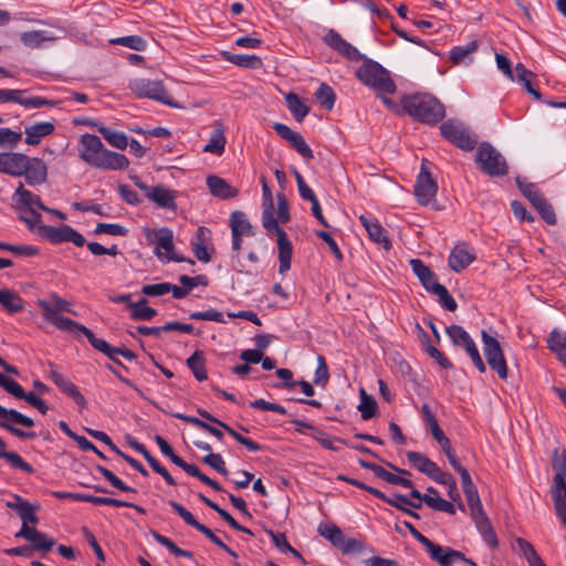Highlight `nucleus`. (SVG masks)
<instances>
[{"label": "nucleus", "mask_w": 566, "mask_h": 566, "mask_svg": "<svg viewBox=\"0 0 566 566\" xmlns=\"http://www.w3.org/2000/svg\"><path fill=\"white\" fill-rule=\"evenodd\" d=\"M38 305L43 311L44 319L53 324L57 329L69 332L75 336L84 335L91 332L86 326L60 315V312L72 313V303L64 300L56 293H51L48 300H39Z\"/></svg>", "instance_id": "f03ea898"}, {"label": "nucleus", "mask_w": 566, "mask_h": 566, "mask_svg": "<svg viewBox=\"0 0 566 566\" xmlns=\"http://www.w3.org/2000/svg\"><path fill=\"white\" fill-rule=\"evenodd\" d=\"M266 231H275L277 235V249H279V272L284 274L291 269V260L293 254V245L287 238L286 232L279 226L265 228Z\"/></svg>", "instance_id": "aec40b11"}, {"label": "nucleus", "mask_w": 566, "mask_h": 566, "mask_svg": "<svg viewBox=\"0 0 566 566\" xmlns=\"http://www.w3.org/2000/svg\"><path fill=\"white\" fill-rule=\"evenodd\" d=\"M424 548L427 549L430 558L440 566H453V564L459 560H465V556L462 552L449 546L438 545L432 541H429Z\"/></svg>", "instance_id": "a211bd4d"}, {"label": "nucleus", "mask_w": 566, "mask_h": 566, "mask_svg": "<svg viewBox=\"0 0 566 566\" xmlns=\"http://www.w3.org/2000/svg\"><path fill=\"white\" fill-rule=\"evenodd\" d=\"M547 347L556 354L566 350V335L557 329H553L547 339Z\"/></svg>", "instance_id": "69168bd1"}, {"label": "nucleus", "mask_w": 566, "mask_h": 566, "mask_svg": "<svg viewBox=\"0 0 566 566\" xmlns=\"http://www.w3.org/2000/svg\"><path fill=\"white\" fill-rule=\"evenodd\" d=\"M315 97L325 109H333L336 101V95L329 85H327L326 83H322L315 93Z\"/></svg>", "instance_id": "6e6d98bb"}, {"label": "nucleus", "mask_w": 566, "mask_h": 566, "mask_svg": "<svg viewBox=\"0 0 566 566\" xmlns=\"http://www.w3.org/2000/svg\"><path fill=\"white\" fill-rule=\"evenodd\" d=\"M431 293L439 297L440 304L447 311L454 312L457 310L458 304L444 285H442V284L432 285Z\"/></svg>", "instance_id": "4d7b16f0"}, {"label": "nucleus", "mask_w": 566, "mask_h": 566, "mask_svg": "<svg viewBox=\"0 0 566 566\" xmlns=\"http://www.w3.org/2000/svg\"><path fill=\"white\" fill-rule=\"evenodd\" d=\"M408 461L421 473L426 474L433 481H436L441 474L442 470L437 465L436 462L431 461L427 455L417 451L407 452Z\"/></svg>", "instance_id": "b1692460"}, {"label": "nucleus", "mask_w": 566, "mask_h": 566, "mask_svg": "<svg viewBox=\"0 0 566 566\" xmlns=\"http://www.w3.org/2000/svg\"><path fill=\"white\" fill-rule=\"evenodd\" d=\"M13 200L23 206L24 210H44L46 209V206L43 205L41 198L31 192L30 190L25 189L23 184L20 182L19 187L15 189V192L13 195Z\"/></svg>", "instance_id": "cd10ccee"}, {"label": "nucleus", "mask_w": 566, "mask_h": 566, "mask_svg": "<svg viewBox=\"0 0 566 566\" xmlns=\"http://www.w3.org/2000/svg\"><path fill=\"white\" fill-rule=\"evenodd\" d=\"M86 338L94 349L104 354L112 361H117V355H120L128 360H134L136 358V354L133 350L126 347L112 346L106 340L97 338L92 331L88 332Z\"/></svg>", "instance_id": "412c9836"}, {"label": "nucleus", "mask_w": 566, "mask_h": 566, "mask_svg": "<svg viewBox=\"0 0 566 566\" xmlns=\"http://www.w3.org/2000/svg\"><path fill=\"white\" fill-rule=\"evenodd\" d=\"M475 164L483 174L490 177H503L509 174L505 158L488 142L478 146Z\"/></svg>", "instance_id": "0eeeda50"}, {"label": "nucleus", "mask_w": 566, "mask_h": 566, "mask_svg": "<svg viewBox=\"0 0 566 566\" xmlns=\"http://www.w3.org/2000/svg\"><path fill=\"white\" fill-rule=\"evenodd\" d=\"M227 139L224 136V126L216 123L208 144L203 147L205 153L221 156L226 149Z\"/></svg>", "instance_id": "7c9ffc66"}, {"label": "nucleus", "mask_w": 566, "mask_h": 566, "mask_svg": "<svg viewBox=\"0 0 566 566\" xmlns=\"http://www.w3.org/2000/svg\"><path fill=\"white\" fill-rule=\"evenodd\" d=\"M324 42L338 52L344 57L350 61H360L364 59V54H361L357 48L347 42L337 31L331 29L324 35Z\"/></svg>", "instance_id": "6ab92c4d"}, {"label": "nucleus", "mask_w": 566, "mask_h": 566, "mask_svg": "<svg viewBox=\"0 0 566 566\" xmlns=\"http://www.w3.org/2000/svg\"><path fill=\"white\" fill-rule=\"evenodd\" d=\"M0 305L11 314L19 313L24 308L23 300L7 289L0 290Z\"/></svg>", "instance_id": "79ce46f5"}, {"label": "nucleus", "mask_w": 566, "mask_h": 566, "mask_svg": "<svg viewBox=\"0 0 566 566\" xmlns=\"http://www.w3.org/2000/svg\"><path fill=\"white\" fill-rule=\"evenodd\" d=\"M403 109L413 118L426 124H436L444 117V106L430 94H413L401 101Z\"/></svg>", "instance_id": "7ed1b4c3"}, {"label": "nucleus", "mask_w": 566, "mask_h": 566, "mask_svg": "<svg viewBox=\"0 0 566 566\" xmlns=\"http://www.w3.org/2000/svg\"><path fill=\"white\" fill-rule=\"evenodd\" d=\"M417 327L421 331V334H422V337H423V346H424V350L426 353L437 361V364L443 368V369H452L453 368V364L446 357V355L440 352L437 347H434L431 343H430V338L428 336V334L419 326L417 325Z\"/></svg>", "instance_id": "ea45409f"}, {"label": "nucleus", "mask_w": 566, "mask_h": 566, "mask_svg": "<svg viewBox=\"0 0 566 566\" xmlns=\"http://www.w3.org/2000/svg\"><path fill=\"white\" fill-rule=\"evenodd\" d=\"M83 123L95 128L113 147L124 150L128 146V138L123 132L114 130L93 119H86Z\"/></svg>", "instance_id": "a878e982"}, {"label": "nucleus", "mask_w": 566, "mask_h": 566, "mask_svg": "<svg viewBox=\"0 0 566 566\" xmlns=\"http://www.w3.org/2000/svg\"><path fill=\"white\" fill-rule=\"evenodd\" d=\"M169 505L174 509V511L184 520V522L196 528L198 532L203 534L210 541H214V533L207 527L206 525L201 524L196 520V517L192 515L191 512H189L186 507H184L180 503L176 501H170Z\"/></svg>", "instance_id": "c85d7f7f"}, {"label": "nucleus", "mask_w": 566, "mask_h": 566, "mask_svg": "<svg viewBox=\"0 0 566 566\" xmlns=\"http://www.w3.org/2000/svg\"><path fill=\"white\" fill-rule=\"evenodd\" d=\"M25 165L27 170L22 176H24L28 185L39 186L46 181L48 167L44 160L38 157H29V161Z\"/></svg>", "instance_id": "393cba45"}, {"label": "nucleus", "mask_w": 566, "mask_h": 566, "mask_svg": "<svg viewBox=\"0 0 566 566\" xmlns=\"http://www.w3.org/2000/svg\"><path fill=\"white\" fill-rule=\"evenodd\" d=\"M172 417L177 418V419H180L187 423H190V424H193L209 433H211L212 436H214L218 440H222L223 438V433L220 429L209 424L208 422L206 421H202L201 419L197 418V417H191V416H186L184 413H174Z\"/></svg>", "instance_id": "8fccbe9b"}, {"label": "nucleus", "mask_w": 566, "mask_h": 566, "mask_svg": "<svg viewBox=\"0 0 566 566\" xmlns=\"http://www.w3.org/2000/svg\"><path fill=\"white\" fill-rule=\"evenodd\" d=\"M128 88L139 98H150L161 102L166 105H172L170 96L167 93L161 81L149 78H134L129 82Z\"/></svg>", "instance_id": "9d476101"}, {"label": "nucleus", "mask_w": 566, "mask_h": 566, "mask_svg": "<svg viewBox=\"0 0 566 566\" xmlns=\"http://www.w3.org/2000/svg\"><path fill=\"white\" fill-rule=\"evenodd\" d=\"M78 156L84 163L98 169L124 170L129 166L125 155L107 149L101 138L93 134L81 136Z\"/></svg>", "instance_id": "f257e3e1"}, {"label": "nucleus", "mask_w": 566, "mask_h": 566, "mask_svg": "<svg viewBox=\"0 0 566 566\" xmlns=\"http://www.w3.org/2000/svg\"><path fill=\"white\" fill-rule=\"evenodd\" d=\"M441 135L452 144H454L457 147H459L462 150L470 151L473 150L476 140L475 138L470 134L469 129L464 127L461 123L455 122L453 119H449L444 122L440 126Z\"/></svg>", "instance_id": "9b49d317"}, {"label": "nucleus", "mask_w": 566, "mask_h": 566, "mask_svg": "<svg viewBox=\"0 0 566 566\" xmlns=\"http://www.w3.org/2000/svg\"><path fill=\"white\" fill-rule=\"evenodd\" d=\"M136 187H138L145 197L156 203L159 208L175 210L177 192L164 185L147 186L139 178H134Z\"/></svg>", "instance_id": "f8f14e48"}, {"label": "nucleus", "mask_w": 566, "mask_h": 566, "mask_svg": "<svg viewBox=\"0 0 566 566\" xmlns=\"http://www.w3.org/2000/svg\"><path fill=\"white\" fill-rule=\"evenodd\" d=\"M13 424L31 428L34 426V421L15 409H8L0 405V428L6 429L19 439H34L36 437L35 432L23 431Z\"/></svg>", "instance_id": "1a4fd4ad"}, {"label": "nucleus", "mask_w": 566, "mask_h": 566, "mask_svg": "<svg viewBox=\"0 0 566 566\" xmlns=\"http://www.w3.org/2000/svg\"><path fill=\"white\" fill-rule=\"evenodd\" d=\"M359 392H360V403L358 406V410L360 411L361 418L364 420H369L376 413L377 402L371 396L367 395V392L365 391L364 388H360Z\"/></svg>", "instance_id": "5fc2aeb1"}, {"label": "nucleus", "mask_w": 566, "mask_h": 566, "mask_svg": "<svg viewBox=\"0 0 566 566\" xmlns=\"http://www.w3.org/2000/svg\"><path fill=\"white\" fill-rule=\"evenodd\" d=\"M197 412L203 419H206V420H208V421H210L212 423H216L219 427H221L231 437H233L240 444L244 446L249 451L256 452V451L261 450V446L259 443H256L255 441H253V440H251L249 438H245L244 436L240 434L238 431H235L229 424H227L226 422L219 420L218 418L212 416L207 410L199 408V409H197Z\"/></svg>", "instance_id": "5701e85b"}, {"label": "nucleus", "mask_w": 566, "mask_h": 566, "mask_svg": "<svg viewBox=\"0 0 566 566\" xmlns=\"http://www.w3.org/2000/svg\"><path fill=\"white\" fill-rule=\"evenodd\" d=\"M262 223L264 228L276 227L277 220L274 218L273 196L270 187L262 188Z\"/></svg>", "instance_id": "4c0bfd02"}, {"label": "nucleus", "mask_w": 566, "mask_h": 566, "mask_svg": "<svg viewBox=\"0 0 566 566\" xmlns=\"http://www.w3.org/2000/svg\"><path fill=\"white\" fill-rule=\"evenodd\" d=\"M187 366L192 371L198 381H203L208 378L206 370L205 356L201 350H196L188 359Z\"/></svg>", "instance_id": "37998d69"}, {"label": "nucleus", "mask_w": 566, "mask_h": 566, "mask_svg": "<svg viewBox=\"0 0 566 566\" xmlns=\"http://www.w3.org/2000/svg\"><path fill=\"white\" fill-rule=\"evenodd\" d=\"M40 233L53 244L72 242L76 247H83L86 243L85 238L67 224L60 227L40 226Z\"/></svg>", "instance_id": "ddd939ff"}, {"label": "nucleus", "mask_w": 566, "mask_h": 566, "mask_svg": "<svg viewBox=\"0 0 566 566\" xmlns=\"http://www.w3.org/2000/svg\"><path fill=\"white\" fill-rule=\"evenodd\" d=\"M0 459H4L12 468L19 469L28 474L35 472L34 468L25 462L20 454L13 451H7V444L0 437Z\"/></svg>", "instance_id": "72a5a7b5"}, {"label": "nucleus", "mask_w": 566, "mask_h": 566, "mask_svg": "<svg viewBox=\"0 0 566 566\" xmlns=\"http://www.w3.org/2000/svg\"><path fill=\"white\" fill-rule=\"evenodd\" d=\"M481 338L488 365L497 374L500 379L505 380L507 378L509 370L506 359L499 340L484 329L481 332Z\"/></svg>", "instance_id": "6e6552de"}, {"label": "nucleus", "mask_w": 566, "mask_h": 566, "mask_svg": "<svg viewBox=\"0 0 566 566\" xmlns=\"http://www.w3.org/2000/svg\"><path fill=\"white\" fill-rule=\"evenodd\" d=\"M54 129L55 125L53 122H41L25 126V143L31 146H36L44 137L51 135Z\"/></svg>", "instance_id": "bb28decb"}, {"label": "nucleus", "mask_w": 566, "mask_h": 566, "mask_svg": "<svg viewBox=\"0 0 566 566\" xmlns=\"http://www.w3.org/2000/svg\"><path fill=\"white\" fill-rule=\"evenodd\" d=\"M74 500L88 502L94 505H111L115 507H119V505H126L125 501L113 499V497H102L90 494L80 493V495L74 496Z\"/></svg>", "instance_id": "bf43d9fd"}, {"label": "nucleus", "mask_w": 566, "mask_h": 566, "mask_svg": "<svg viewBox=\"0 0 566 566\" xmlns=\"http://www.w3.org/2000/svg\"><path fill=\"white\" fill-rule=\"evenodd\" d=\"M113 44H119L135 51H144L146 49V41L139 35H127L109 41Z\"/></svg>", "instance_id": "680f3d73"}, {"label": "nucleus", "mask_w": 566, "mask_h": 566, "mask_svg": "<svg viewBox=\"0 0 566 566\" xmlns=\"http://www.w3.org/2000/svg\"><path fill=\"white\" fill-rule=\"evenodd\" d=\"M474 261V255L464 247L457 245L450 253L449 266L454 272H461Z\"/></svg>", "instance_id": "473e14b6"}, {"label": "nucleus", "mask_w": 566, "mask_h": 566, "mask_svg": "<svg viewBox=\"0 0 566 566\" xmlns=\"http://www.w3.org/2000/svg\"><path fill=\"white\" fill-rule=\"evenodd\" d=\"M434 482L446 485L448 488V496L452 501H460V493L458 491L455 479L453 478L452 474L442 472V474Z\"/></svg>", "instance_id": "0e129e2a"}, {"label": "nucleus", "mask_w": 566, "mask_h": 566, "mask_svg": "<svg viewBox=\"0 0 566 566\" xmlns=\"http://www.w3.org/2000/svg\"><path fill=\"white\" fill-rule=\"evenodd\" d=\"M427 160H422L421 170L415 185V195L421 206H427L436 197L438 186L426 168Z\"/></svg>", "instance_id": "2eb2a0df"}, {"label": "nucleus", "mask_w": 566, "mask_h": 566, "mask_svg": "<svg viewBox=\"0 0 566 566\" xmlns=\"http://www.w3.org/2000/svg\"><path fill=\"white\" fill-rule=\"evenodd\" d=\"M207 186L210 192L220 199H230L238 193L224 179L214 175L207 177Z\"/></svg>", "instance_id": "2f4dec72"}, {"label": "nucleus", "mask_w": 566, "mask_h": 566, "mask_svg": "<svg viewBox=\"0 0 566 566\" xmlns=\"http://www.w3.org/2000/svg\"><path fill=\"white\" fill-rule=\"evenodd\" d=\"M363 64L356 71V77L366 86L376 90L378 93L392 94L396 92V84L389 72L378 62L364 56Z\"/></svg>", "instance_id": "39448f33"}, {"label": "nucleus", "mask_w": 566, "mask_h": 566, "mask_svg": "<svg viewBox=\"0 0 566 566\" xmlns=\"http://www.w3.org/2000/svg\"><path fill=\"white\" fill-rule=\"evenodd\" d=\"M95 469L111 483L112 486L123 491V492H132L136 493L137 491L134 488L125 484L117 475H115L111 470L103 465H96Z\"/></svg>", "instance_id": "052dcab7"}, {"label": "nucleus", "mask_w": 566, "mask_h": 566, "mask_svg": "<svg viewBox=\"0 0 566 566\" xmlns=\"http://www.w3.org/2000/svg\"><path fill=\"white\" fill-rule=\"evenodd\" d=\"M359 220L374 242L378 243L386 250L390 248L391 243L386 234V230L377 221L369 220L365 216H360Z\"/></svg>", "instance_id": "c756f323"}, {"label": "nucleus", "mask_w": 566, "mask_h": 566, "mask_svg": "<svg viewBox=\"0 0 566 566\" xmlns=\"http://www.w3.org/2000/svg\"><path fill=\"white\" fill-rule=\"evenodd\" d=\"M31 544L32 551L41 552L42 555L48 554L55 546V538L46 533L38 531L35 527H21L15 534Z\"/></svg>", "instance_id": "dca6fc26"}, {"label": "nucleus", "mask_w": 566, "mask_h": 566, "mask_svg": "<svg viewBox=\"0 0 566 566\" xmlns=\"http://www.w3.org/2000/svg\"><path fill=\"white\" fill-rule=\"evenodd\" d=\"M410 265L426 291L431 293V286L439 284L434 273L419 259L410 260Z\"/></svg>", "instance_id": "f704fd0d"}, {"label": "nucleus", "mask_w": 566, "mask_h": 566, "mask_svg": "<svg viewBox=\"0 0 566 566\" xmlns=\"http://www.w3.org/2000/svg\"><path fill=\"white\" fill-rule=\"evenodd\" d=\"M329 373L325 358L322 355L317 356V367L315 370L313 382L317 386H325L328 382Z\"/></svg>", "instance_id": "338daca9"}, {"label": "nucleus", "mask_w": 566, "mask_h": 566, "mask_svg": "<svg viewBox=\"0 0 566 566\" xmlns=\"http://www.w3.org/2000/svg\"><path fill=\"white\" fill-rule=\"evenodd\" d=\"M147 300L142 298L135 303H129L130 317L134 321H150L157 315V311L147 305Z\"/></svg>", "instance_id": "a19ab883"}, {"label": "nucleus", "mask_w": 566, "mask_h": 566, "mask_svg": "<svg viewBox=\"0 0 566 566\" xmlns=\"http://www.w3.org/2000/svg\"><path fill=\"white\" fill-rule=\"evenodd\" d=\"M144 234L148 242L154 243L156 245L155 254L158 256L159 260H161L164 262L188 261L191 264L195 263L192 260L179 256L178 254H176L174 252V248H175L174 247V233L169 228H167V227H163L160 229L145 228Z\"/></svg>", "instance_id": "423d86ee"}, {"label": "nucleus", "mask_w": 566, "mask_h": 566, "mask_svg": "<svg viewBox=\"0 0 566 566\" xmlns=\"http://www.w3.org/2000/svg\"><path fill=\"white\" fill-rule=\"evenodd\" d=\"M474 523L484 542L491 548H496L499 546V542L489 517L486 515L482 516L481 518L475 520Z\"/></svg>", "instance_id": "c03bdc74"}, {"label": "nucleus", "mask_w": 566, "mask_h": 566, "mask_svg": "<svg viewBox=\"0 0 566 566\" xmlns=\"http://www.w3.org/2000/svg\"><path fill=\"white\" fill-rule=\"evenodd\" d=\"M520 189L546 223L551 226L556 224L557 218L553 206L545 199L534 184L520 186Z\"/></svg>", "instance_id": "4468645a"}, {"label": "nucleus", "mask_w": 566, "mask_h": 566, "mask_svg": "<svg viewBox=\"0 0 566 566\" xmlns=\"http://www.w3.org/2000/svg\"><path fill=\"white\" fill-rule=\"evenodd\" d=\"M0 387H2L8 394L17 399H21L25 392L23 387L18 381L4 375L0 379Z\"/></svg>", "instance_id": "774afa93"}, {"label": "nucleus", "mask_w": 566, "mask_h": 566, "mask_svg": "<svg viewBox=\"0 0 566 566\" xmlns=\"http://www.w3.org/2000/svg\"><path fill=\"white\" fill-rule=\"evenodd\" d=\"M424 503L427 504V506L434 511L444 512L451 515L455 514V506L451 502L440 497L439 495H430L428 499H424Z\"/></svg>", "instance_id": "e2e57ef3"}, {"label": "nucleus", "mask_w": 566, "mask_h": 566, "mask_svg": "<svg viewBox=\"0 0 566 566\" xmlns=\"http://www.w3.org/2000/svg\"><path fill=\"white\" fill-rule=\"evenodd\" d=\"M198 497L202 503H205L208 507L213 510L219 516L224 520L233 530L245 533L248 535L253 536V533L245 526L240 525L226 510L221 509L217 503L208 499L202 493L198 494Z\"/></svg>", "instance_id": "e433bc0d"}, {"label": "nucleus", "mask_w": 566, "mask_h": 566, "mask_svg": "<svg viewBox=\"0 0 566 566\" xmlns=\"http://www.w3.org/2000/svg\"><path fill=\"white\" fill-rule=\"evenodd\" d=\"M29 161V156L21 153H0V172L21 177L27 170L25 163Z\"/></svg>", "instance_id": "4be33fe9"}, {"label": "nucleus", "mask_w": 566, "mask_h": 566, "mask_svg": "<svg viewBox=\"0 0 566 566\" xmlns=\"http://www.w3.org/2000/svg\"><path fill=\"white\" fill-rule=\"evenodd\" d=\"M231 231L238 230L239 235L253 237L255 230L242 211H233L230 217Z\"/></svg>", "instance_id": "58836bf2"}, {"label": "nucleus", "mask_w": 566, "mask_h": 566, "mask_svg": "<svg viewBox=\"0 0 566 566\" xmlns=\"http://www.w3.org/2000/svg\"><path fill=\"white\" fill-rule=\"evenodd\" d=\"M20 40L25 46L36 49L40 48L45 41L53 40V38L49 36L48 31L34 30L21 33Z\"/></svg>", "instance_id": "09e8293b"}, {"label": "nucleus", "mask_w": 566, "mask_h": 566, "mask_svg": "<svg viewBox=\"0 0 566 566\" xmlns=\"http://www.w3.org/2000/svg\"><path fill=\"white\" fill-rule=\"evenodd\" d=\"M227 61L247 69H259L263 62L258 55L238 54V53H224Z\"/></svg>", "instance_id": "de8ad7c7"}, {"label": "nucleus", "mask_w": 566, "mask_h": 566, "mask_svg": "<svg viewBox=\"0 0 566 566\" xmlns=\"http://www.w3.org/2000/svg\"><path fill=\"white\" fill-rule=\"evenodd\" d=\"M379 499L416 520L420 518L419 514L410 510L408 506L413 509H421V503H415L402 494H395L394 497H389L385 494V497Z\"/></svg>", "instance_id": "c9c22d12"}, {"label": "nucleus", "mask_w": 566, "mask_h": 566, "mask_svg": "<svg viewBox=\"0 0 566 566\" xmlns=\"http://www.w3.org/2000/svg\"><path fill=\"white\" fill-rule=\"evenodd\" d=\"M318 533L338 549L346 537L337 525H319Z\"/></svg>", "instance_id": "3c124183"}, {"label": "nucleus", "mask_w": 566, "mask_h": 566, "mask_svg": "<svg viewBox=\"0 0 566 566\" xmlns=\"http://www.w3.org/2000/svg\"><path fill=\"white\" fill-rule=\"evenodd\" d=\"M273 129L283 139L290 143V145L304 158L312 159L314 157L313 150L306 144L304 137L292 130L287 125L282 123H274Z\"/></svg>", "instance_id": "f3484780"}, {"label": "nucleus", "mask_w": 566, "mask_h": 566, "mask_svg": "<svg viewBox=\"0 0 566 566\" xmlns=\"http://www.w3.org/2000/svg\"><path fill=\"white\" fill-rule=\"evenodd\" d=\"M552 468L555 471L551 485V495L557 517L566 527V449L553 451Z\"/></svg>", "instance_id": "20e7f679"}, {"label": "nucleus", "mask_w": 566, "mask_h": 566, "mask_svg": "<svg viewBox=\"0 0 566 566\" xmlns=\"http://www.w3.org/2000/svg\"><path fill=\"white\" fill-rule=\"evenodd\" d=\"M151 536L158 544L166 547L175 556H182V557H187L190 559L193 558L192 552L178 547L170 538H168L155 531L151 532Z\"/></svg>", "instance_id": "603ef678"}, {"label": "nucleus", "mask_w": 566, "mask_h": 566, "mask_svg": "<svg viewBox=\"0 0 566 566\" xmlns=\"http://www.w3.org/2000/svg\"><path fill=\"white\" fill-rule=\"evenodd\" d=\"M38 509L39 505L34 506L29 502L23 504V506L17 513L22 521L21 527H34V525L39 523V517L35 514Z\"/></svg>", "instance_id": "13d9d810"}, {"label": "nucleus", "mask_w": 566, "mask_h": 566, "mask_svg": "<svg viewBox=\"0 0 566 566\" xmlns=\"http://www.w3.org/2000/svg\"><path fill=\"white\" fill-rule=\"evenodd\" d=\"M446 332L454 346H461L464 348L473 340L467 331L460 325H450L446 328Z\"/></svg>", "instance_id": "864d4df0"}, {"label": "nucleus", "mask_w": 566, "mask_h": 566, "mask_svg": "<svg viewBox=\"0 0 566 566\" xmlns=\"http://www.w3.org/2000/svg\"><path fill=\"white\" fill-rule=\"evenodd\" d=\"M479 48L476 40L471 41L464 46H453L450 51V60L454 64L465 63L468 60L471 61L470 55L474 53Z\"/></svg>", "instance_id": "a18cd8bd"}, {"label": "nucleus", "mask_w": 566, "mask_h": 566, "mask_svg": "<svg viewBox=\"0 0 566 566\" xmlns=\"http://www.w3.org/2000/svg\"><path fill=\"white\" fill-rule=\"evenodd\" d=\"M285 102L287 108L293 114L297 122H302L310 112V108L303 103V101L295 93H289L285 95Z\"/></svg>", "instance_id": "49530a36"}]
</instances>
